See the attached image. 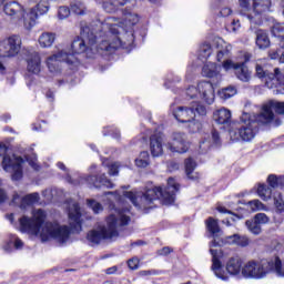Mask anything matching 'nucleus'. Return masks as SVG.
<instances>
[{
	"instance_id": "nucleus-36",
	"label": "nucleus",
	"mask_w": 284,
	"mask_h": 284,
	"mask_svg": "<svg viewBox=\"0 0 284 284\" xmlns=\"http://www.w3.org/2000/svg\"><path fill=\"white\" fill-rule=\"evenodd\" d=\"M136 168H148L150 165V153L143 151L140 153L139 158L135 159Z\"/></svg>"
},
{
	"instance_id": "nucleus-61",
	"label": "nucleus",
	"mask_w": 284,
	"mask_h": 284,
	"mask_svg": "<svg viewBox=\"0 0 284 284\" xmlns=\"http://www.w3.org/2000/svg\"><path fill=\"white\" fill-rule=\"evenodd\" d=\"M219 245H221L219 242H216V240H213L211 243H210V247H219Z\"/></svg>"
},
{
	"instance_id": "nucleus-29",
	"label": "nucleus",
	"mask_w": 284,
	"mask_h": 284,
	"mask_svg": "<svg viewBox=\"0 0 284 284\" xmlns=\"http://www.w3.org/2000/svg\"><path fill=\"white\" fill-rule=\"evenodd\" d=\"M184 165H185V173L187 179H191L192 181H196V179H199V175L194 173V170H196V162L191 158H189L184 161Z\"/></svg>"
},
{
	"instance_id": "nucleus-6",
	"label": "nucleus",
	"mask_w": 284,
	"mask_h": 284,
	"mask_svg": "<svg viewBox=\"0 0 284 284\" xmlns=\"http://www.w3.org/2000/svg\"><path fill=\"white\" fill-rule=\"evenodd\" d=\"M3 10L8 17H12L13 19H24V28L27 30H32V28L37 26L39 16L47 14L48 10H50V6H48V1L45 0L40 1L36 3L26 16V9H23L19 2L12 1L7 2Z\"/></svg>"
},
{
	"instance_id": "nucleus-9",
	"label": "nucleus",
	"mask_w": 284,
	"mask_h": 284,
	"mask_svg": "<svg viewBox=\"0 0 284 284\" xmlns=\"http://www.w3.org/2000/svg\"><path fill=\"white\" fill-rule=\"evenodd\" d=\"M239 3L242 17H246L252 26H261L263 14L272 8V0H239Z\"/></svg>"
},
{
	"instance_id": "nucleus-5",
	"label": "nucleus",
	"mask_w": 284,
	"mask_h": 284,
	"mask_svg": "<svg viewBox=\"0 0 284 284\" xmlns=\"http://www.w3.org/2000/svg\"><path fill=\"white\" fill-rule=\"evenodd\" d=\"M275 274L280 278H284V266L280 256H274L266 260H251L243 265L242 276L244 278H253L261 281L267 274Z\"/></svg>"
},
{
	"instance_id": "nucleus-55",
	"label": "nucleus",
	"mask_w": 284,
	"mask_h": 284,
	"mask_svg": "<svg viewBox=\"0 0 284 284\" xmlns=\"http://www.w3.org/2000/svg\"><path fill=\"white\" fill-rule=\"evenodd\" d=\"M231 26H232L233 32H236V30H239V28H241V21L233 20Z\"/></svg>"
},
{
	"instance_id": "nucleus-22",
	"label": "nucleus",
	"mask_w": 284,
	"mask_h": 284,
	"mask_svg": "<svg viewBox=\"0 0 284 284\" xmlns=\"http://www.w3.org/2000/svg\"><path fill=\"white\" fill-rule=\"evenodd\" d=\"M150 150L152 156H161L163 154V133L155 132L151 135Z\"/></svg>"
},
{
	"instance_id": "nucleus-47",
	"label": "nucleus",
	"mask_w": 284,
	"mask_h": 284,
	"mask_svg": "<svg viewBox=\"0 0 284 284\" xmlns=\"http://www.w3.org/2000/svg\"><path fill=\"white\" fill-rule=\"evenodd\" d=\"M191 108H193L194 113L199 114L200 116H205V114H207V110L202 104L196 103V104H193Z\"/></svg>"
},
{
	"instance_id": "nucleus-8",
	"label": "nucleus",
	"mask_w": 284,
	"mask_h": 284,
	"mask_svg": "<svg viewBox=\"0 0 284 284\" xmlns=\"http://www.w3.org/2000/svg\"><path fill=\"white\" fill-rule=\"evenodd\" d=\"M211 256H212V266L211 270L216 278L221 281H230V276H240L243 274V260L239 256H233L227 260L225 264V270L223 268V263L219 258L221 251L211 248Z\"/></svg>"
},
{
	"instance_id": "nucleus-41",
	"label": "nucleus",
	"mask_w": 284,
	"mask_h": 284,
	"mask_svg": "<svg viewBox=\"0 0 284 284\" xmlns=\"http://www.w3.org/2000/svg\"><path fill=\"white\" fill-rule=\"evenodd\" d=\"M70 17V8L68 7H59L58 9V19L63 21Z\"/></svg>"
},
{
	"instance_id": "nucleus-3",
	"label": "nucleus",
	"mask_w": 284,
	"mask_h": 284,
	"mask_svg": "<svg viewBox=\"0 0 284 284\" xmlns=\"http://www.w3.org/2000/svg\"><path fill=\"white\" fill-rule=\"evenodd\" d=\"M179 191V183L173 178H169L168 186L148 189L143 194H135L132 191L124 192L123 196L129 199L131 203L138 207V210H150L154 204V201L162 199L164 205H172L176 199V193Z\"/></svg>"
},
{
	"instance_id": "nucleus-42",
	"label": "nucleus",
	"mask_w": 284,
	"mask_h": 284,
	"mask_svg": "<svg viewBox=\"0 0 284 284\" xmlns=\"http://www.w3.org/2000/svg\"><path fill=\"white\" fill-rule=\"evenodd\" d=\"M235 245H237L239 247H247V245H250V237L237 234V240L235 242Z\"/></svg>"
},
{
	"instance_id": "nucleus-59",
	"label": "nucleus",
	"mask_w": 284,
	"mask_h": 284,
	"mask_svg": "<svg viewBox=\"0 0 284 284\" xmlns=\"http://www.w3.org/2000/svg\"><path fill=\"white\" fill-rule=\"evenodd\" d=\"M115 273H116V266H112L106 270V274H115Z\"/></svg>"
},
{
	"instance_id": "nucleus-13",
	"label": "nucleus",
	"mask_w": 284,
	"mask_h": 284,
	"mask_svg": "<svg viewBox=\"0 0 284 284\" xmlns=\"http://www.w3.org/2000/svg\"><path fill=\"white\" fill-rule=\"evenodd\" d=\"M21 51V37L10 36L0 42V73L6 72V67L1 62L7 57H17Z\"/></svg>"
},
{
	"instance_id": "nucleus-51",
	"label": "nucleus",
	"mask_w": 284,
	"mask_h": 284,
	"mask_svg": "<svg viewBox=\"0 0 284 284\" xmlns=\"http://www.w3.org/2000/svg\"><path fill=\"white\" fill-rule=\"evenodd\" d=\"M212 142L214 145H221V136L219 135V132L215 130L212 131Z\"/></svg>"
},
{
	"instance_id": "nucleus-56",
	"label": "nucleus",
	"mask_w": 284,
	"mask_h": 284,
	"mask_svg": "<svg viewBox=\"0 0 284 284\" xmlns=\"http://www.w3.org/2000/svg\"><path fill=\"white\" fill-rule=\"evenodd\" d=\"M152 274H156L155 271H141L140 276H152Z\"/></svg>"
},
{
	"instance_id": "nucleus-15",
	"label": "nucleus",
	"mask_w": 284,
	"mask_h": 284,
	"mask_svg": "<svg viewBox=\"0 0 284 284\" xmlns=\"http://www.w3.org/2000/svg\"><path fill=\"white\" fill-rule=\"evenodd\" d=\"M170 152H178V154H185L190 150V141L187 135L183 132H174L172 134V141L166 144Z\"/></svg>"
},
{
	"instance_id": "nucleus-60",
	"label": "nucleus",
	"mask_w": 284,
	"mask_h": 284,
	"mask_svg": "<svg viewBox=\"0 0 284 284\" xmlns=\"http://www.w3.org/2000/svg\"><path fill=\"white\" fill-rule=\"evenodd\" d=\"M169 165L172 168V170H179V163L176 162H171Z\"/></svg>"
},
{
	"instance_id": "nucleus-46",
	"label": "nucleus",
	"mask_w": 284,
	"mask_h": 284,
	"mask_svg": "<svg viewBox=\"0 0 284 284\" xmlns=\"http://www.w3.org/2000/svg\"><path fill=\"white\" fill-rule=\"evenodd\" d=\"M253 219L260 225H265L270 221V216H267V214H265V213H257Z\"/></svg>"
},
{
	"instance_id": "nucleus-14",
	"label": "nucleus",
	"mask_w": 284,
	"mask_h": 284,
	"mask_svg": "<svg viewBox=\"0 0 284 284\" xmlns=\"http://www.w3.org/2000/svg\"><path fill=\"white\" fill-rule=\"evenodd\" d=\"M186 94L190 99H202L209 105L214 103V85L212 82L202 81L197 87H189Z\"/></svg>"
},
{
	"instance_id": "nucleus-63",
	"label": "nucleus",
	"mask_w": 284,
	"mask_h": 284,
	"mask_svg": "<svg viewBox=\"0 0 284 284\" xmlns=\"http://www.w3.org/2000/svg\"><path fill=\"white\" fill-rule=\"evenodd\" d=\"M58 168L60 169V170H63V171H65L67 169H65V164H63V162H58Z\"/></svg>"
},
{
	"instance_id": "nucleus-49",
	"label": "nucleus",
	"mask_w": 284,
	"mask_h": 284,
	"mask_svg": "<svg viewBox=\"0 0 284 284\" xmlns=\"http://www.w3.org/2000/svg\"><path fill=\"white\" fill-rule=\"evenodd\" d=\"M109 174L110 176H116L119 174V162L109 165Z\"/></svg>"
},
{
	"instance_id": "nucleus-58",
	"label": "nucleus",
	"mask_w": 284,
	"mask_h": 284,
	"mask_svg": "<svg viewBox=\"0 0 284 284\" xmlns=\"http://www.w3.org/2000/svg\"><path fill=\"white\" fill-rule=\"evenodd\" d=\"M19 201H21V197L19 196V194L16 193L12 199L13 205L19 204Z\"/></svg>"
},
{
	"instance_id": "nucleus-44",
	"label": "nucleus",
	"mask_w": 284,
	"mask_h": 284,
	"mask_svg": "<svg viewBox=\"0 0 284 284\" xmlns=\"http://www.w3.org/2000/svg\"><path fill=\"white\" fill-rule=\"evenodd\" d=\"M9 243H12L14 245L16 250H21V247H23V241H21V239H19L14 234H10Z\"/></svg>"
},
{
	"instance_id": "nucleus-50",
	"label": "nucleus",
	"mask_w": 284,
	"mask_h": 284,
	"mask_svg": "<svg viewBox=\"0 0 284 284\" xmlns=\"http://www.w3.org/2000/svg\"><path fill=\"white\" fill-rule=\"evenodd\" d=\"M128 265L130 270H139V258L138 257H132L128 261Z\"/></svg>"
},
{
	"instance_id": "nucleus-38",
	"label": "nucleus",
	"mask_w": 284,
	"mask_h": 284,
	"mask_svg": "<svg viewBox=\"0 0 284 284\" xmlns=\"http://www.w3.org/2000/svg\"><path fill=\"white\" fill-rule=\"evenodd\" d=\"M70 8V11L73 12V14H85V4L81 1L71 2Z\"/></svg>"
},
{
	"instance_id": "nucleus-18",
	"label": "nucleus",
	"mask_w": 284,
	"mask_h": 284,
	"mask_svg": "<svg viewBox=\"0 0 284 284\" xmlns=\"http://www.w3.org/2000/svg\"><path fill=\"white\" fill-rule=\"evenodd\" d=\"M171 110L174 119H176L179 123H191L196 119V113L192 106H178L176 109L171 108Z\"/></svg>"
},
{
	"instance_id": "nucleus-48",
	"label": "nucleus",
	"mask_w": 284,
	"mask_h": 284,
	"mask_svg": "<svg viewBox=\"0 0 284 284\" xmlns=\"http://www.w3.org/2000/svg\"><path fill=\"white\" fill-rule=\"evenodd\" d=\"M189 123V129H190V132H200L201 131V128H202V124L201 122L196 121V120H191V122H186Z\"/></svg>"
},
{
	"instance_id": "nucleus-43",
	"label": "nucleus",
	"mask_w": 284,
	"mask_h": 284,
	"mask_svg": "<svg viewBox=\"0 0 284 284\" xmlns=\"http://www.w3.org/2000/svg\"><path fill=\"white\" fill-rule=\"evenodd\" d=\"M89 207L94 212V214H99V212H103V205L101 203L94 201V200H89L88 201Z\"/></svg>"
},
{
	"instance_id": "nucleus-4",
	"label": "nucleus",
	"mask_w": 284,
	"mask_h": 284,
	"mask_svg": "<svg viewBox=\"0 0 284 284\" xmlns=\"http://www.w3.org/2000/svg\"><path fill=\"white\" fill-rule=\"evenodd\" d=\"M125 212L126 211H118L112 213L106 217V225L98 226L97 229L91 230L87 234V240L92 245H99L101 241H112L113 239H119V232H121V227H125V225L130 224V217Z\"/></svg>"
},
{
	"instance_id": "nucleus-39",
	"label": "nucleus",
	"mask_w": 284,
	"mask_h": 284,
	"mask_svg": "<svg viewBox=\"0 0 284 284\" xmlns=\"http://www.w3.org/2000/svg\"><path fill=\"white\" fill-rule=\"evenodd\" d=\"M241 64V62H234L232 60H230L229 58L224 59L223 63H222V68L229 72V70H237L239 65Z\"/></svg>"
},
{
	"instance_id": "nucleus-21",
	"label": "nucleus",
	"mask_w": 284,
	"mask_h": 284,
	"mask_svg": "<svg viewBox=\"0 0 284 284\" xmlns=\"http://www.w3.org/2000/svg\"><path fill=\"white\" fill-rule=\"evenodd\" d=\"M216 49L217 61H223V59H230V52H232V44L225 42L222 38H216L213 43Z\"/></svg>"
},
{
	"instance_id": "nucleus-45",
	"label": "nucleus",
	"mask_w": 284,
	"mask_h": 284,
	"mask_svg": "<svg viewBox=\"0 0 284 284\" xmlns=\"http://www.w3.org/2000/svg\"><path fill=\"white\" fill-rule=\"evenodd\" d=\"M239 239V234H233V235H229L225 236L224 239H222V244L223 245H236V241Z\"/></svg>"
},
{
	"instance_id": "nucleus-19",
	"label": "nucleus",
	"mask_w": 284,
	"mask_h": 284,
	"mask_svg": "<svg viewBox=\"0 0 284 284\" xmlns=\"http://www.w3.org/2000/svg\"><path fill=\"white\" fill-rule=\"evenodd\" d=\"M134 8L136 6V0H103L102 8L105 12H109V14H112L113 12H116L119 8Z\"/></svg>"
},
{
	"instance_id": "nucleus-30",
	"label": "nucleus",
	"mask_w": 284,
	"mask_h": 284,
	"mask_svg": "<svg viewBox=\"0 0 284 284\" xmlns=\"http://www.w3.org/2000/svg\"><path fill=\"white\" fill-rule=\"evenodd\" d=\"M39 201V193H31L21 199L20 209L32 207Z\"/></svg>"
},
{
	"instance_id": "nucleus-11",
	"label": "nucleus",
	"mask_w": 284,
	"mask_h": 284,
	"mask_svg": "<svg viewBox=\"0 0 284 284\" xmlns=\"http://www.w3.org/2000/svg\"><path fill=\"white\" fill-rule=\"evenodd\" d=\"M8 152V146L3 143H0V156H3L2 168L4 172H12V181H21L23 178V158L17 155L6 154Z\"/></svg>"
},
{
	"instance_id": "nucleus-17",
	"label": "nucleus",
	"mask_w": 284,
	"mask_h": 284,
	"mask_svg": "<svg viewBox=\"0 0 284 284\" xmlns=\"http://www.w3.org/2000/svg\"><path fill=\"white\" fill-rule=\"evenodd\" d=\"M69 223L72 232H81V207L75 201H69Z\"/></svg>"
},
{
	"instance_id": "nucleus-53",
	"label": "nucleus",
	"mask_w": 284,
	"mask_h": 284,
	"mask_svg": "<svg viewBox=\"0 0 284 284\" xmlns=\"http://www.w3.org/2000/svg\"><path fill=\"white\" fill-rule=\"evenodd\" d=\"M158 254L160 256H168V254H172V248L170 246H164L158 252Z\"/></svg>"
},
{
	"instance_id": "nucleus-26",
	"label": "nucleus",
	"mask_w": 284,
	"mask_h": 284,
	"mask_svg": "<svg viewBox=\"0 0 284 284\" xmlns=\"http://www.w3.org/2000/svg\"><path fill=\"white\" fill-rule=\"evenodd\" d=\"M221 65H217L214 62H207L202 68V74L203 77H207L209 79H214V77H219L221 74Z\"/></svg>"
},
{
	"instance_id": "nucleus-2",
	"label": "nucleus",
	"mask_w": 284,
	"mask_h": 284,
	"mask_svg": "<svg viewBox=\"0 0 284 284\" xmlns=\"http://www.w3.org/2000/svg\"><path fill=\"white\" fill-rule=\"evenodd\" d=\"M47 216L45 211L41 209L32 210V219L26 215L19 219L20 232H27L34 236L40 234L43 243L53 239L60 245H65L70 241V227L61 225L59 222H45Z\"/></svg>"
},
{
	"instance_id": "nucleus-32",
	"label": "nucleus",
	"mask_w": 284,
	"mask_h": 284,
	"mask_svg": "<svg viewBox=\"0 0 284 284\" xmlns=\"http://www.w3.org/2000/svg\"><path fill=\"white\" fill-rule=\"evenodd\" d=\"M236 92H237L236 87L229 85L219 91V97L220 99L227 101V99H232V97H236Z\"/></svg>"
},
{
	"instance_id": "nucleus-16",
	"label": "nucleus",
	"mask_w": 284,
	"mask_h": 284,
	"mask_svg": "<svg viewBox=\"0 0 284 284\" xmlns=\"http://www.w3.org/2000/svg\"><path fill=\"white\" fill-rule=\"evenodd\" d=\"M69 181L73 183V185H83V183H88L90 187H114V184L105 176V174L100 176L90 175L88 178H80L79 182H73L72 179H69Z\"/></svg>"
},
{
	"instance_id": "nucleus-62",
	"label": "nucleus",
	"mask_w": 284,
	"mask_h": 284,
	"mask_svg": "<svg viewBox=\"0 0 284 284\" xmlns=\"http://www.w3.org/2000/svg\"><path fill=\"white\" fill-rule=\"evenodd\" d=\"M29 164L31 165V168H33V170H39L37 162L30 161Z\"/></svg>"
},
{
	"instance_id": "nucleus-23",
	"label": "nucleus",
	"mask_w": 284,
	"mask_h": 284,
	"mask_svg": "<svg viewBox=\"0 0 284 284\" xmlns=\"http://www.w3.org/2000/svg\"><path fill=\"white\" fill-rule=\"evenodd\" d=\"M254 26L260 24H252L250 30L256 34V45L260 48V50H265V48H270V37L267 36V32H265L263 29H255Z\"/></svg>"
},
{
	"instance_id": "nucleus-25",
	"label": "nucleus",
	"mask_w": 284,
	"mask_h": 284,
	"mask_svg": "<svg viewBox=\"0 0 284 284\" xmlns=\"http://www.w3.org/2000/svg\"><path fill=\"white\" fill-rule=\"evenodd\" d=\"M27 68L32 74H39L41 72V57L37 52H32L27 58Z\"/></svg>"
},
{
	"instance_id": "nucleus-27",
	"label": "nucleus",
	"mask_w": 284,
	"mask_h": 284,
	"mask_svg": "<svg viewBox=\"0 0 284 284\" xmlns=\"http://www.w3.org/2000/svg\"><path fill=\"white\" fill-rule=\"evenodd\" d=\"M235 74L240 81H243V83H247L252 79V72H250L245 62H240L237 69H235Z\"/></svg>"
},
{
	"instance_id": "nucleus-54",
	"label": "nucleus",
	"mask_w": 284,
	"mask_h": 284,
	"mask_svg": "<svg viewBox=\"0 0 284 284\" xmlns=\"http://www.w3.org/2000/svg\"><path fill=\"white\" fill-rule=\"evenodd\" d=\"M221 17H230L232 14V10L227 7H224L220 11Z\"/></svg>"
},
{
	"instance_id": "nucleus-34",
	"label": "nucleus",
	"mask_w": 284,
	"mask_h": 284,
	"mask_svg": "<svg viewBox=\"0 0 284 284\" xmlns=\"http://www.w3.org/2000/svg\"><path fill=\"white\" fill-rule=\"evenodd\" d=\"M212 55V45L210 43H204L200 47L199 59L200 61H207Z\"/></svg>"
},
{
	"instance_id": "nucleus-24",
	"label": "nucleus",
	"mask_w": 284,
	"mask_h": 284,
	"mask_svg": "<svg viewBox=\"0 0 284 284\" xmlns=\"http://www.w3.org/2000/svg\"><path fill=\"white\" fill-rule=\"evenodd\" d=\"M213 119L217 125H230L232 123V111L222 108L213 113Z\"/></svg>"
},
{
	"instance_id": "nucleus-57",
	"label": "nucleus",
	"mask_w": 284,
	"mask_h": 284,
	"mask_svg": "<svg viewBox=\"0 0 284 284\" xmlns=\"http://www.w3.org/2000/svg\"><path fill=\"white\" fill-rule=\"evenodd\" d=\"M8 199L4 190H0V203H3Z\"/></svg>"
},
{
	"instance_id": "nucleus-28",
	"label": "nucleus",
	"mask_w": 284,
	"mask_h": 284,
	"mask_svg": "<svg viewBox=\"0 0 284 284\" xmlns=\"http://www.w3.org/2000/svg\"><path fill=\"white\" fill-rule=\"evenodd\" d=\"M55 39H57V34H54L53 32L41 33V36L39 37L40 48H52Z\"/></svg>"
},
{
	"instance_id": "nucleus-10",
	"label": "nucleus",
	"mask_w": 284,
	"mask_h": 284,
	"mask_svg": "<svg viewBox=\"0 0 284 284\" xmlns=\"http://www.w3.org/2000/svg\"><path fill=\"white\" fill-rule=\"evenodd\" d=\"M240 121L243 125L230 131L231 141H244L250 143V141L258 134V125H263V123L256 120V114L252 116L247 112L242 113Z\"/></svg>"
},
{
	"instance_id": "nucleus-1",
	"label": "nucleus",
	"mask_w": 284,
	"mask_h": 284,
	"mask_svg": "<svg viewBox=\"0 0 284 284\" xmlns=\"http://www.w3.org/2000/svg\"><path fill=\"white\" fill-rule=\"evenodd\" d=\"M114 26H116L115 18H100L90 26L81 27V38L73 40L71 53L68 52V50H62L47 59L49 72H51V74H60L61 63L79 65L77 54H83L87 50H91L93 53L101 50L110 54H112L114 50H119L121 45H123V41L118 40L110 42L109 38L105 36L106 29L109 30V34H111L113 39H116V29H114Z\"/></svg>"
},
{
	"instance_id": "nucleus-37",
	"label": "nucleus",
	"mask_w": 284,
	"mask_h": 284,
	"mask_svg": "<svg viewBox=\"0 0 284 284\" xmlns=\"http://www.w3.org/2000/svg\"><path fill=\"white\" fill-rule=\"evenodd\" d=\"M245 225H246L248 232H251V234L258 235L262 232L261 224L258 222H256L254 219L247 220L245 222Z\"/></svg>"
},
{
	"instance_id": "nucleus-52",
	"label": "nucleus",
	"mask_w": 284,
	"mask_h": 284,
	"mask_svg": "<svg viewBox=\"0 0 284 284\" xmlns=\"http://www.w3.org/2000/svg\"><path fill=\"white\" fill-rule=\"evenodd\" d=\"M274 205L278 212H283V207H284L283 199L281 197L274 199Z\"/></svg>"
},
{
	"instance_id": "nucleus-7",
	"label": "nucleus",
	"mask_w": 284,
	"mask_h": 284,
	"mask_svg": "<svg viewBox=\"0 0 284 284\" xmlns=\"http://www.w3.org/2000/svg\"><path fill=\"white\" fill-rule=\"evenodd\" d=\"M111 19L116 20V24L113 26L115 30V38H112V34H110V29H104V36L109 39V42L112 43V41H122L123 45L120 48H123L124 50H128V48H131L132 43H134V31L132 30V26H136L139 23V16L136 13H126L124 16V24L123 22L115 17H111Z\"/></svg>"
},
{
	"instance_id": "nucleus-31",
	"label": "nucleus",
	"mask_w": 284,
	"mask_h": 284,
	"mask_svg": "<svg viewBox=\"0 0 284 284\" xmlns=\"http://www.w3.org/2000/svg\"><path fill=\"white\" fill-rule=\"evenodd\" d=\"M206 227L210 234H212L213 239H216V236L221 234V227L219 226V221L214 220L213 217H209L206 220Z\"/></svg>"
},
{
	"instance_id": "nucleus-20",
	"label": "nucleus",
	"mask_w": 284,
	"mask_h": 284,
	"mask_svg": "<svg viewBox=\"0 0 284 284\" xmlns=\"http://www.w3.org/2000/svg\"><path fill=\"white\" fill-rule=\"evenodd\" d=\"M255 71H256V77H258V79H270L271 81H278L280 83H284V74L281 72V70L278 68L274 69V73L270 72L267 70H265L263 67H261V64H257L255 67Z\"/></svg>"
},
{
	"instance_id": "nucleus-12",
	"label": "nucleus",
	"mask_w": 284,
	"mask_h": 284,
	"mask_svg": "<svg viewBox=\"0 0 284 284\" xmlns=\"http://www.w3.org/2000/svg\"><path fill=\"white\" fill-rule=\"evenodd\" d=\"M276 114H284V102L277 101H268L263 104L261 111L256 114V121L262 123V125H268V123H273L275 128H278L281 123H283L278 119H274V111Z\"/></svg>"
},
{
	"instance_id": "nucleus-64",
	"label": "nucleus",
	"mask_w": 284,
	"mask_h": 284,
	"mask_svg": "<svg viewBox=\"0 0 284 284\" xmlns=\"http://www.w3.org/2000/svg\"><path fill=\"white\" fill-rule=\"evenodd\" d=\"M106 195L108 194H112V196H114L115 199H119V193L118 192H108V193H105Z\"/></svg>"
},
{
	"instance_id": "nucleus-40",
	"label": "nucleus",
	"mask_w": 284,
	"mask_h": 284,
	"mask_svg": "<svg viewBox=\"0 0 284 284\" xmlns=\"http://www.w3.org/2000/svg\"><path fill=\"white\" fill-rule=\"evenodd\" d=\"M247 205L250 210H252V212H258V210H265V204L260 200L250 201Z\"/></svg>"
},
{
	"instance_id": "nucleus-33",
	"label": "nucleus",
	"mask_w": 284,
	"mask_h": 284,
	"mask_svg": "<svg viewBox=\"0 0 284 284\" xmlns=\"http://www.w3.org/2000/svg\"><path fill=\"white\" fill-rule=\"evenodd\" d=\"M257 194L262 201H270V199H272V187L266 184H260L257 187Z\"/></svg>"
},
{
	"instance_id": "nucleus-35",
	"label": "nucleus",
	"mask_w": 284,
	"mask_h": 284,
	"mask_svg": "<svg viewBox=\"0 0 284 284\" xmlns=\"http://www.w3.org/2000/svg\"><path fill=\"white\" fill-rule=\"evenodd\" d=\"M267 183L270 187H284V175L276 176L274 174L268 175Z\"/></svg>"
}]
</instances>
